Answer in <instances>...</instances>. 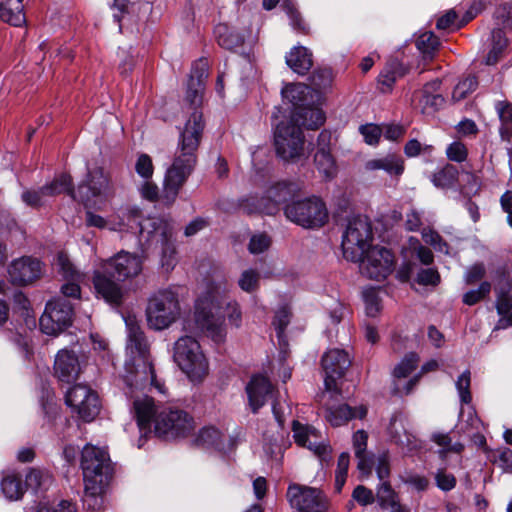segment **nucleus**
<instances>
[{
	"instance_id": "nucleus-1",
	"label": "nucleus",
	"mask_w": 512,
	"mask_h": 512,
	"mask_svg": "<svg viewBox=\"0 0 512 512\" xmlns=\"http://www.w3.org/2000/svg\"><path fill=\"white\" fill-rule=\"evenodd\" d=\"M226 288L224 282L209 284L197 298L194 313L186 321L185 329L194 334H203L216 343L226 339L227 330L220 310L225 304L229 324L238 329L242 324V312L236 301H225Z\"/></svg>"
},
{
	"instance_id": "nucleus-2",
	"label": "nucleus",
	"mask_w": 512,
	"mask_h": 512,
	"mask_svg": "<svg viewBox=\"0 0 512 512\" xmlns=\"http://www.w3.org/2000/svg\"><path fill=\"white\" fill-rule=\"evenodd\" d=\"M126 325L127 344L120 378L131 390L154 386L160 393H165L164 385L156 379L149 344L143 331L133 320H126Z\"/></svg>"
},
{
	"instance_id": "nucleus-3",
	"label": "nucleus",
	"mask_w": 512,
	"mask_h": 512,
	"mask_svg": "<svg viewBox=\"0 0 512 512\" xmlns=\"http://www.w3.org/2000/svg\"><path fill=\"white\" fill-rule=\"evenodd\" d=\"M134 410L140 430L151 431L153 428L159 437L185 436L193 428V420L186 412L156 404L148 396L137 398L134 401Z\"/></svg>"
},
{
	"instance_id": "nucleus-4",
	"label": "nucleus",
	"mask_w": 512,
	"mask_h": 512,
	"mask_svg": "<svg viewBox=\"0 0 512 512\" xmlns=\"http://www.w3.org/2000/svg\"><path fill=\"white\" fill-rule=\"evenodd\" d=\"M87 209L85 215V222L87 226L96 227L99 229L109 228L112 231L134 230L139 227L140 234L143 238L146 237L147 241L160 242L162 244L169 241L172 237V226L159 218H148L143 221H138V211L132 210L127 214H123L118 222L114 219H105Z\"/></svg>"
},
{
	"instance_id": "nucleus-5",
	"label": "nucleus",
	"mask_w": 512,
	"mask_h": 512,
	"mask_svg": "<svg viewBox=\"0 0 512 512\" xmlns=\"http://www.w3.org/2000/svg\"><path fill=\"white\" fill-rule=\"evenodd\" d=\"M81 468L87 496L101 495L109 481V456L105 449L86 445L82 450Z\"/></svg>"
},
{
	"instance_id": "nucleus-6",
	"label": "nucleus",
	"mask_w": 512,
	"mask_h": 512,
	"mask_svg": "<svg viewBox=\"0 0 512 512\" xmlns=\"http://www.w3.org/2000/svg\"><path fill=\"white\" fill-rule=\"evenodd\" d=\"M173 359L192 382H200L208 375V360L199 342L191 336H182L175 342Z\"/></svg>"
},
{
	"instance_id": "nucleus-7",
	"label": "nucleus",
	"mask_w": 512,
	"mask_h": 512,
	"mask_svg": "<svg viewBox=\"0 0 512 512\" xmlns=\"http://www.w3.org/2000/svg\"><path fill=\"white\" fill-rule=\"evenodd\" d=\"M182 314L178 294L172 289L156 291L148 300L147 323L154 330H164L175 323Z\"/></svg>"
},
{
	"instance_id": "nucleus-8",
	"label": "nucleus",
	"mask_w": 512,
	"mask_h": 512,
	"mask_svg": "<svg viewBox=\"0 0 512 512\" xmlns=\"http://www.w3.org/2000/svg\"><path fill=\"white\" fill-rule=\"evenodd\" d=\"M76 199L86 209H104L113 195V187L109 176L103 168L89 169L85 179L78 185Z\"/></svg>"
},
{
	"instance_id": "nucleus-9",
	"label": "nucleus",
	"mask_w": 512,
	"mask_h": 512,
	"mask_svg": "<svg viewBox=\"0 0 512 512\" xmlns=\"http://www.w3.org/2000/svg\"><path fill=\"white\" fill-rule=\"evenodd\" d=\"M372 240V227L365 216H355L349 219L342 239L344 256L351 261L361 259L369 250Z\"/></svg>"
},
{
	"instance_id": "nucleus-10",
	"label": "nucleus",
	"mask_w": 512,
	"mask_h": 512,
	"mask_svg": "<svg viewBox=\"0 0 512 512\" xmlns=\"http://www.w3.org/2000/svg\"><path fill=\"white\" fill-rule=\"evenodd\" d=\"M286 217L304 228L322 227L328 220V211L318 197L292 201L285 207Z\"/></svg>"
},
{
	"instance_id": "nucleus-11",
	"label": "nucleus",
	"mask_w": 512,
	"mask_h": 512,
	"mask_svg": "<svg viewBox=\"0 0 512 512\" xmlns=\"http://www.w3.org/2000/svg\"><path fill=\"white\" fill-rule=\"evenodd\" d=\"M274 140L278 155L286 161H297L305 157L304 139L295 123L281 122L276 125Z\"/></svg>"
},
{
	"instance_id": "nucleus-12",
	"label": "nucleus",
	"mask_w": 512,
	"mask_h": 512,
	"mask_svg": "<svg viewBox=\"0 0 512 512\" xmlns=\"http://www.w3.org/2000/svg\"><path fill=\"white\" fill-rule=\"evenodd\" d=\"M196 162V156L190 153L177 152L171 167L167 170L164 179L163 198L173 202L182 185L191 174Z\"/></svg>"
},
{
	"instance_id": "nucleus-13",
	"label": "nucleus",
	"mask_w": 512,
	"mask_h": 512,
	"mask_svg": "<svg viewBox=\"0 0 512 512\" xmlns=\"http://www.w3.org/2000/svg\"><path fill=\"white\" fill-rule=\"evenodd\" d=\"M359 262L360 272L370 279L384 280L394 269L395 259L392 252L384 247L375 246L365 252Z\"/></svg>"
},
{
	"instance_id": "nucleus-14",
	"label": "nucleus",
	"mask_w": 512,
	"mask_h": 512,
	"mask_svg": "<svg viewBox=\"0 0 512 512\" xmlns=\"http://www.w3.org/2000/svg\"><path fill=\"white\" fill-rule=\"evenodd\" d=\"M290 506L300 512H326L328 501L317 488L290 484L287 490Z\"/></svg>"
},
{
	"instance_id": "nucleus-15",
	"label": "nucleus",
	"mask_w": 512,
	"mask_h": 512,
	"mask_svg": "<svg viewBox=\"0 0 512 512\" xmlns=\"http://www.w3.org/2000/svg\"><path fill=\"white\" fill-rule=\"evenodd\" d=\"M66 403L85 421H92L100 411L97 394L82 384L72 387L67 392Z\"/></svg>"
},
{
	"instance_id": "nucleus-16",
	"label": "nucleus",
	"mask_w": 512,
	"mask_h": 512,
	"mask_svg": "<svg viewBox=\"0 0 512 512\" xmlns=\"http://www.w3.org/2000/svg\"><path fill=\"white\" fill-rule=\"evenodd\" d=\"M142 259L139 255L127 251H120L115 256L102 260L100 268L110 271V274L119 281H125L138 276L142 271Z\"/></svg>"
},
{
	"instance_id": "nucleus-17",
	"label": "nucleus",
	"mask_w": 512,
	"mask_h": 512,
	"mask_svg": "<svg viewBox=\"0 0 512 512\" xmlns=\"http://www.w3.org/2000/svg\"><path fill=\"white\" fill-rule=\"evenodd\" d=\"M292 191L293 189L291 185L278 183L269 188L266 195L260 200L254 197L248 198L241 203V207L249 214H273L277 210V205L286 201Z\"/></svg>"
},
{
	"instance_id": "nucleus-18",
	"label": "nucleus",
	"mask_w": 512,
	"mask_h": 512,
	"mask_svg": "<svg viewBox=\"0 0 512 512\" xmlns=\"http://www.w3.org/2000/svg\"><path fill=\"white\" fill-rule=\"evenodd\" d=\"M292 431L293 438L297 445L307 448L321 461H329L331 459L330 446L327 444L326 439L314 427L293 421Z\"/></svg>"
},
{
	"instance_id": "nucleus-19",
	"label": "nucleus",
	"mask_w": 512,
	"mask_h": 512,
	"mask_svg": "<svg viewBox=\"0 0 512 512\" xmlns=\"http://www.w3.org/2000/svg\"><path fill=\"white\" fill-rule=\"evenodd\" d=\"M72 307L65 301H51L40 318L41 330L48 335H57L71 322Z\"/></svg>"
},
{
	"instance_id": "nucleus-20",
	"label": "nucleus",
	"mask_w": 512,
	"mask_h": 512,
	"mask_svg": "<svg viewBox=\"0 0 512 512\" xmlns=\"http://www.w3.org/2000/svg\"><path fill=\"white\" fill-rule=\"evenodd\" d=\"M351 364L349 353L343 349L328 350L322 357V367L325 371V388L328 392H337V378L344 375Z\"/></svg>"
},
{
	"instance_id": "nucleus-21",
	"label": "nucleus",
	"mask_w": 512,
	"mask_h": 512,
	"mask_svg": "<svg viewBox=\"0 0 512 512\" xmlns=\"http://www.w3.org/2000/svg\"><path fill=\"white\" fill-rule=\"evenodd\" d=\"M203 128L204 123L202 113L195 110L185 122L184 128L180 133L177 152L195 155V151L197 150L201 140Z\"/></svg>"
},
{
	"instance_id": "nucleus-22",
	"label": "nucleus",
	"mask_w": 512,
	"mask_h": 512,
	"mask_svg": "<svg viewBox=\"0 0 512 512\" xmlns=\"http://www.w3.org/2000/svg\"><path fill=\"white\" fill-rule=\"evenodd\" d=\"M419 362V357L415 353L407 354L394 368L393 379L394 387L393 391L398 395H407L411 393L414 387L418 384L420 375H415L409 379L404 385L401 384V380L406 378L412 371L415 370Z\"/></svg>"
},
{
	"instance_id": "nucleus-23",
	"label": "nucleus",
	"mask_w": 512,
	"mask_h": 512,
	"mask_svg": "<svg viewBox=\"0 0 512 512\" xmlns=\"http://www.w3.org/2000/svg\"><path fill=\"white\" fill-rule=\"evenodd\" d=\"M56 270L67 280L62 285L61 291L67 297H78L80 295L79 281L83 275L74 267L70 259L64 253H59L54 261Z\"/></svg>"
},
{
	"instance_id": "nucleus-24",
	"label": "nucleus",
	"mask_w": 512,
	"mask_h": 512,
	"mask_svg": "<svg viewBox=\"0 0 512 512\" xmlns=\"http://www.w3.org/2000/svg\"><path fill=\"white\" fill-rule=\"evenodd\" d=\"M282 96L293 105L292 115L316 100L321 101L322 98L318 92H313L311 87L301 83L286 85L282 89Z\"/></svg>"
},
{
	"instance_id": "nucleus-25",
	"label": "nucleus",
	"mask_w": 512,
	"mask_h": 512,
	"mask_svg": "<svg viewBox=\"0 0 512 512\" xmlns=\"http://www.w3.org/2000/svg\"><path fill=\"white\" fill-rule=\"evenodd\" d=\"M80 363L78 357L67 349L60 350L54 362L55 376L62 382L71 383L80 374Z\"/></svg>"
},
{
	"instance_id": "nucleus-26",
	"label": "nucleus",
	"mask_w": 512,
	"mask_h": 512,
	"mask_svg": "<svg viewBox=\"0 0 512 512\" xmlns=\"http://www.w3.org/2000/svg\"><path fill=\"white\" fill-rule=\"evenodd\" d=\"M41 264L38 260L21 258L12 262L9 275L13 283L27 285L40 276Z\"/></svg>"
},
{
	"instance_id": "nucleus-27",
	"label": "nucleus",
	"mask_w": 512,
	"mask_h": 512,
	"mask_svg": "<svg viewBox=\"0 0 512 512\" xmlns=\"http://www.w3.org/2000/svg\"><path fill=\"white\" fill-rule=\"evenodd\" d=\"M273 387L270 381L262 376L256 375L251 378L246 386L249 405L252 411L257 412L272 394Z\"/></svg>"
},
{
	"instance_id": "nucleus-28",
	"label": "nucleus",
	"mask_w": 512,
	"mask_h": 512,
	"mask_svg": "<svg viewBox=\"0 0 512 512\" xmlns=\"http://www.w3.org/2000/svg\"><path fill=\"white\" fill-rule=\"evenodd\" d=\"M104 271L99 267L94 272L93 284L98 295H100L107 302L118 304L122 298L121 287L111 278H109Z\"/></svg>"
},
{
	"instance_id": "nucleus-29",
	"label": "nucleus",
	"mask_w": 512,
	"mask_h": 512,
	"mask_svg": "<svg viewBox=\"0 0 512 512\" xmlns=\"http://www.w3.org/2000/svg\"><path fill=\"white\" fill-rule=\"evenodd\" d=\"M367 414V408L364 405H360L355 408H351L347 404H341L334 407H329L326 410V420L334 427L342 426L349 420L354 418L362 419Z\"/></svg>"
},
{
	"instance_id": "nucleus-30",
	"label": "nucleus",
	"mask_w": 512,
	"mask_h": 512,
	"mask_svg": "<svg viewBox=\"0 0 512 512\" xmlns=\"http://www.w3.org/2000/svg\"><path fill=\"white\" fill-rule=\"evenodd\" d=\"M364 167L370 172L383 170L390 176L399 177L404 172V161L400 155L388 153L382 157L368 160Z\"/></svg>"
},
{
	"instance_id": "nucleus-31",
	"label": "nucleus",
	"mask_w": 512,
	"mask_h": 512,
	"mask_svg": "<svg viewBox=\"0 0 512 512\" xmlns=\"http://www.w3.org/2000/svg\"><path fill=\"white\" fill-rule=\"evenodd\" d=\"M207 77L206 63H198L192 70L187 84V99L192 105L201 102L204 80Z\"/></svg>"
},
{
	"instance_id": "nucleus-32",
	"label": "nucleus",
	"mask_w": 512,
	"mask_h": 512,
	"mask_svg": "<svg viewBox=\"0 0 512 512\" xmlns=\"http://www.w3.org/2000/svg\"><path fill=\"white\" fill-rule=\"evenodd\" d=\"M319 103L320 101L316 100L313 104L303 107L302 110L291 116L290 121L296 125L301 121V125L310 129L318 128L325 121V114L319 108Z\"/></svg>"
},
{
	"instance_id": "nucleus-33",
	"label": "nucleus",
	"mask_w": 512,
	"mask_h": 512,
	"mask_svg": "<svg viewBox=\"0 0 512 512\" xmlns=\"http://www.w3.org/2000/svg\"><path fill=\"white\" fill-rule=\"evenodd\" d=\"M286 63L295 73L304 75L313 65L312 54L303 46H295L286 55Z\"/></svg>"
},
{
	"instance_id": "nucleus-34",
	"label": "nucleus",
	"mask_w": 512,
	"mask_h": 512,
	"mask_svg": "<svg viewBox=\"0 0 512 512\" xmlns=\"http://www.w3.org/2000/svg\"><path fill=\"white\" fill-rule=\"evenodd\" d=\"M23 0H0V18L14 26L25 23Z\"/></svg>"
},
{
	"instance_id": "nucleus-35",
	"label": "nucleus",
	"mask_w": 512,
	"mask_h": 512,
	"mask_svg": "<svg viewBox=\"0 0 512 512\" xmlns=\"http://www.w3.org/2000/svg\"><path fill=\"white\" fill-rule=\"evenodd\" d=\"M226 437L215 427H205L200 430L196 443L204 448L223 450L225 448Z\"/></svg>"
},
{
	"instance_id": "nucleus-36",
	"label": "nucleus",
	"mask_w": 512,
	"mask_h": 512,
	"mask_svg": "<svg viewBox=\"0 0 512 512\" xmlns=\"http://www.w3.org/2000/svg\"><path fill=\"white\" fill-rule=\"evenodd\" d=\"M215 35L218 44L228 50L240 47L244 41L243 36L224 23H220L215 27Z\"/></svg>"
},
{
	"instance_id": "nucleus-37",
	"label": "nucleus",
	"mask_w": 512,
	"mask_h": 512,
	"mask_svg": "<svg viewBox=\"0 0 512 512\" xmlns=\"http://www.w3.org/2000/svg\"><path fill=\"white\" fill-rule=\"evenodd\" d=\"M405 73L406 69L399 61L393 60L389 62L378 78L382 92L390 91L397 78L402 77Z\"/></svg>"
},
{
	"instance_id": "nucleus-38",
	"label": "nucleus",
	"mask_w": 512,
	"mask_h": 512,
	"mask_svg": "<svg viewBox=\"0 0 512 512\" xmlns=\"http://www.w3.org/2000/svg\"><path fill=\"white\" fill-rule=\"evenodd\" d=\"M315 164L319 173L325 179H332L337 174L336 163L328 149L325 147L320 148L315 154Z\"/></svg>"
},
{
	"instance_id": "nucleus-39",
	"label": "nucleus",
	"mask_w": 512,
	"mask_h": 512,
	"mask_svg": "<svg viewBox=\"0 0 512 512\" xmlns=\"http://www.w3.org/2000/svg\"><path fill=\"white\" fill-rule=\"evenodd\" d=\"M72 180L69 175L61 174L53 182L42 187V193H46L48 198L61 193H68L76 199L75 190L71 187Z\"/></svg>"
},
{
	"instance_id": "nucleus-40",
	"label": "nucleus",
	"mask_w": 512,
	"mask_h": 512,
	"mask_svg": "<svg viewBox=\"0 0 512 512\" xmlns=\"http://www.w3.org/2000/svg\"><path fill=\"white\" fill-rule=\"evenodd\" d=\"M1 490L7 499L14 501L23 496L25 488L19 475L9 473L1 481Z\"/></svg>"
},
{
	"instance_id": "nucleus-41",
	"label": "nucleus",
	"mask_w": 512,
	"mask_h": 512,
	"mask_svg": "<svg viewBox=\"0 0 512 512\" xmlns=\"http://www.w3.org/2000/svg\"><path fill=\"white\" fill-rule=\"evenodd\" d=\"M496 308L501 319L497 328H506L512 325V299L508 293L501 292L497 295Z\"/></svg>"
},
{
	"instance_id": "nucleus-42",
	"label": "nucleus",
	"mask_w": 512,
	"mask_h": 512,
	"mask_svg": "<svg viewBox=\"0 0 512 512\" xmlns=\"http://www.w3.org/2000/svg\"><path fill=\"white\" fill-rule=\"evenodd\" d=\"M260 272L252 267L244 269L237 280L239 288L246 293H254L260 284Z\"/></svg>"
},
{
	"instance_id": "nucleus-43",
	"label": "nucleus",
	"mask_w": 512,
	"mask_h": 512,
	"mask_svg": "<svg viewBox=\"0 0 512 512\" xmlns=\"http://www.w3.org/2000/svg\"><path fill=\"white\" fill-rule=\"evenodd\" d=\"M492 47L486 57L485 63L487 65H494L497 63L501 53L507 46V39L501 30H494L491 34Z\"/></svg>"
},
{
	"instance_id": "nucleus-44",
	"label": "nucleus",
	"mask_w": 512,
	"mask_h": 512,
	"mask_svg": "<svg viewBox=\"0 0 512 512\" xmlns=\"http://www.w3.org/2000/svg\"><path fill=\"white\" fill-rule=\"evenodd\" d=\"M310 80L312 91L318 92L321 95V92L331 87L333 82V73L331 69L328 68L317 69L311 75Z\"/></svg>"
},
{
	"instance_id": "nucleus-45",
	"label": "nucleus",
	"mask_w": 512,
	"mask_h": 512,
	"mask_svg": "<svg viewBox=\"0 0 512 512\" xmlns=\"http://www.w3.org/2000/svg\"><path fill=\"white\" fill-rule=\"evenodd\" d=\"M416 46L424 59H431L439 46V41L432 32H425L418 37Z\"/></svg>"
},
{
	"instance_id": "nucleus-46",
	"label": "nucleus",
	"mask_w": 512,
	"mask_h": 512,
	"mask_svg": "<svg viewBox=\"0 0 512 512\" xmlns=\"http://www.w3.org/2000/svg\"><path fill=\"white\" fill-rule=\"evenodd\" d=\"M51 482V475L42 469L33 468L26 475V486L33 490L46 488Z\"/></svg>"
},
{
	"instance_id": "nucleus-47",
	"label": "nucleus",
	"mask_w": 512,
	"mask_h": 512,
	"mask_svg": "<svg viewBox=\"0 0 512 512\" xmlns=\"http://www.w3.org/2000/svg\"><path fill=\"white\" fill-rule=\"evenodd\" d=\"M432 441L441 447L440 453L442 455L449 452L460 453L463 449V445L460 442H452V438L449 434L440 432L434 433L432 435Z\"/></svg>"
},
{
	"instance_id": "nucleus-48",
	"label": "nucleus",
	"mask_w": 512,
	"mask_h": 512,
	"mask_svg": "<svg viewBox=\"0 0 512 512\" xmlns=\"http://www.w3.org/2000/svg\"><path fill=\"white\" fill-rule=\"evenodd\" d=\"M478 85V82L474 76H469L463 81L459 82L452 93V99L455 102L461 101L467 97L468 94L473 92Z\"/></svg>"
},
{
	"instance_id": "nucleus-49",
	"label": "nucleus",
	"mask_w": 512,
	"mask_h": 512,
	"mask_svg": "<svg viewBox=\"0 0 512 512\" xmlns=\"http://www.w3.org/2000/svg\"><path fill=\"white\" fill-rule=\"evenodd\" d=\"M363 299L365 303L366 314L370 317H375L381 310L380 297L378 292L373 289H366L363 292Z\"/></svg>"
},
{
	"instance_id": "nucleus-50",
	"label": "nucleus",
	"mask_w": 512,
	"mask_h": 512,
	"mask_svg": "<svg viewBox=\"0 0 512 512\" xmlns=\"http://www.w3.org/2000/svg\"><path fill=\"white\" fill-rule=\"evenodd\" d=\"M470 384H471V373L469 370H465L456 380L455 386L458 391L460 400L462 403H470L471 402V393H470Z\"/></svg>"
},
{
	"instance_id": "nucleus-51",
	"label": "nucleus",
	"mask_w": 512,
	"mask_h": 512,
	"mask_svg": "<svg viewBox=\"0 0 512 512\" xmlns=\"http://www.w3.org/2000/svg\"><path fill=\"white\" fill-rule=\"evenodd\" d=\"M456 169L452 166H447L433 176V183L436 187L445 188L451 186L456 179Z\"/></svg>"
},
{
	"instance_id": "nucleus-52",
	"label": "nucleus",
	"mask_w": 512,
	"mask_h": 512,
	"mask_svg": "<svg viewBox=\"0 0 512 512\" xmlns=\"http://www.w3.org/2000/svg\"><path fill=\"white\" fill-rule=\"evenodd\" d=\"M135 170L145 180L150 179L154 172L151 157L148 154H140L135 164Z\"/></svg>"
},
{
	"instance_id": "nucleus-53",
	"label": "nucleus",
	"mask_w": 512,
	"mask_h": 512,
	"mask_svg": "<svg viewBox=\"0 0 512 512\" xmlns=\"http://www.w3.org/2000/svg\"><path fill=\"white\" fill-rule=\"evenodd\" d=\"M271 244L269 237L265 234L259 233L251 237L248 250L251 254H260L266 251Z\"/></svg>"
},
{
	"instance_id": "nucleus-54",
	"label": "nucleus",
	"mask_w": 512,
	"mask_h": 512,
	"mask_svg": "<svg viewBox=\"0 0 512 512\" xmlns=\"http://www.w3.org/2000/svg\"><path fill=\"white\" fill-rule=\"evenodd\" d=\"M491 289V285L488 282H483L477 289L470 290L463 296V302L467 305H474L484 298Z\"/></svg>"
},
{
	"instance_id": "nucleus-55",
	"label": "nucleus",
	"mask_w": 512,
	"mask_h": 512,
	"mask_svg": "<svg viewBox=\"0 0 512 512\" xmlns=\"http://www.w3.org/2000/svg\"><path fill=\"white\" fill-rule=\"evenodd\" d=\"M422 238L426 244L433 246L435 250L448 253L447 243L443 241L437 232L424 229L422 232Z\"/></svg>"
},
{
	"instance_id": "nucleus-56",
	"label": "nucleus",
	"mask_w": 512,
	"mask_h": 512,
	"mask_svg": "<svg viewBox=\"0 0 512 512\" xmlns=\"http://www.w3.org/2000/svg\"><path fill=\"white\" fill-rule=\"evenodd\" d=\"M446 155L449 160L454 162H463L466 160L468 151L466 146L460 141H454L446 149Z\"/></svg>"
},
{
	"instance_id": "nucleus-57",
	"label": "nucleus",
	"mask_w": 512,
	"mask_h": 512,
	"mask_svg": "<svg viewBox=\"0 0 512 512\" xmlns=\"http://www.w3.org/2000/svg\"><path fill=\"white\" fill-rule=\"evenodd\" d=\"M388 430L392 440L396 444H398L399 439H403L404 435L408 432L404 421L398 417H393L391 419Z\"/></svg>"
},
{
	"instance_id": "nucleus-58",
	"label": "nucleus",
	"mask_w": 512,
	"mask_h": 512,
	"mask_svg": "<svg viewBox=\"0 0 512 512\" xmlns=\"http://www.w3.org/2000/svg\"><path fill=\"white\" fill-rule=\"evenodd\" d=\"M360 132L363 135L365 142L369 145L377 144L382 130L375 124H366L360 127Z\"/></svg>"
},
{
	"instance_id": "nucleus-59",
	"label": "nucleus",
	"mask_w": 512,
	"mask_h": 512,
	"mask_svg": "<svg viewBox=\"0 0 512 512\" xmlns=\"http://www.w3.org/2000/svg\"><path fill=\"white\" fill-rule=\"evenodd\" d=\"M48 198L46 193H42V188L39 190L25 191L22 194V200L29 206L40 207L46 202Z\"/></svg>"
},
{
	"instance_id": "nucleus-60",
	"label": "nucleus",
	"mask_w": 512,
	"mask_h": 512,
	"mask_svg": "<svg viewBox=\"0 0 512 512\" xmlns=\"http://www.w3.org/2000/svg\"><path fill=\"white\" fill-rule=\"evenodd\" d=\"M436 485L442 491H450L456 485V479L452 474L446 473L444 470H438L435 474Z\"/></svg>"
},
{
	"instance_id": "nucleus-61",
	"label": "nucleus",
	"mask_w": 512,
	"mask_h": 512,
	"mask_svg": "<svg viewBox=\"0 0 512 512\" xmlns=\"http://www.w3.org/2000/svg\"><path fill=\"white\" fill-rule=\"evenodd\" d=\"M421 103L424 111L432 112L443 105L444 99L439 94H428L427 91L425 90Z\"/></svg>"
},
{
	"instance_id": "nucleus-62",
	"label": "nucleus",
	"mask_w": 512,
	"mask_h": 512,
	"mask_svg": "<svg viewBox=\"0 0 512 512\" xmlns=\"http://www.w3.org/2000/svg\"><path fill=\"white\" fill-rule=\"evenodd\" d=\"M417 281L422 285H437L440 282V275L435 269H422L417 274Z\"/></svg>"
},
{
	"instance_id": "nucleus-63",
	"label": "nucleus",
	"mask_w": 512,
	"mask_h": 512,
	"mask_svg": "<svg viewBox=\"0 0 512 512\" xmlns=\"http://www.w3.org/2000/svg\"><path fill=\"white\" fill-rule=\"evenodd\" d=\"M377 499L382 507L396 500V494L388 482H383L377 490Z\"/></svg>"
},
{
	"instance_id": "nucleus-64",
	"label": "nucleus",
	"mask_w": 512,
	"mask_h": 512,
	"mask_svg": "<svg viewBox=\"0 0 512 512\" xmlns=\"http://www.w3.org/2000/svg\"><path fill=\"white\" fill-rule=\"evenodd\" d=\"M352 497L355 501H357L360 505L363 506H366L374 502L373 492L362 485H359L354 489Z\"/></svg>"
}]
</instances>
